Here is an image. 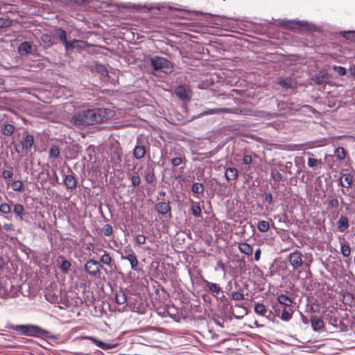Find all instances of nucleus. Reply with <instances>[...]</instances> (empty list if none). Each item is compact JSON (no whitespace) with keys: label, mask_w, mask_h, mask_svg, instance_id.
<instances>
[{"label":"nucleus","mask_w":355,"mask_h":355,"mask_svg":"<svg viewBox=\"0 0 355 355\" xmlns=\"http://www.w3.org/2000/svg\"><path fill=\"white\" fill-rule=\"evenodd\" d=\"M115 112L110 108H96L80 112L74 114L71 122L75 125H90L103 123L112 119Z\"/></svg>","instance_id":"f257e3e1"},{"label":"nucleus","mask_w":355,"mask_h":355,"mask_svg":"<svg viewBox=\"0 0 355 355\" xmlns=\"http://www.w3.org/2000/svg\"><path fill=\"white\" fill-rule=\"evenodd\" d=\"M10 328L22 335L28 336H41L43 335L44 331L40 327L33 324L12 325Z\"/></svg>","instance_id":"f03ea898"},{"label":"nucleus","mask_w":355,"mask_h":355,"mask_svg":"<svg viewBox=\"0 0 355 355\" xmlns=\"http://www.w3.org/2000/svg\"><path fill=\"white\" fill-rule=\"evenodd\" d=\"M153 69L156 71L162 70L164 73H169L173 71V64L166 58L155 56L150 60Z\"/></svg>","instance_id":"7ed1b4c3"},{"label":"nucleus","mask_w":355,"mask_h":355,"mask_svg":"<svg viewBox=\"0 0 355 355\" xmlns=\"http://www.w3.org/2000/svg\"><path fill=\"white\" fill-rule=\"evenodd\" d=\"M103 266L101 263L94 259H89L85 264V270L93 277L96 276L101 271Z\"/></svg>","instance_id":"20e7f679"},{"label":"nucleus","mask_w":355,"mask_h":355,"mask_svg":"<svg viewBox=\"0 0 355 355\" xmlns=\"http://www.w3.org/2000/svg\"><path fill=\"white\" fill-rule=\"evenodd\" d=\"M288 261L293 268L296 269L302 266V254L298 250L291 253L288 255Z\"/></svg>","instance_id":"39448f33"},{"label":"nucleus","mask_w":355,"mask_h":355,"mask_svg":"<svg viewBox=\"0 0 355 355\" xmlns=\"http://www.w3.org/2000/svg\"><path fill=\"white\" fill-rule=\"evenodd\" d=\"M175 94L181 100H189L190 98L191 91L185 85H180L175 89Z\"/></svg>","instance_id":"423d86ee"},{"label":"nucleus","mask_w":355,"mask_h":355,"mask_svg":"<svg viewBox=\"0 0 355 355\" xmlns=\"http://www.w3.org/2000/svg\"><path fill=\"white\" fill-rule=\"evenodd\" d=\"M89 339L96 346L104 350L114 349L119 345L117 343H104L95 337H89Z\"/></svg>","instance_id":"0eeeda50"},{"label":"nucleus","mask_w":355,"mask_h":355,"mask_svg":"<svg viewBox=\"0 0 355 355\" xmlns=\"http://www.w3.org/2000/svg\"><path fill=\"white\" fill-rule=\"evenodd\" d=\"M64 184L68 189L73 190L77 186V179L72 171L69 175H65L64 178Z\"/></svg>","instance_id":"6e6552de"},{"label":"nucleus","mask_w":355,"mask_h":355,"mask_svg":"<svg viewBox=\"0 0 355 355\" xmlns=\"http://www.w3.org/2000/svg\"><path fill=\"white\" fill-rule=\"evenodd\" d=\"M130 254H127L125 256L122 254L121 259L128 260V261L130 263L131 268L133 270L137 271L139 270V261L134 252H130Z\"/></svg>","instance_id":"1a4fd4ad"},{"label":"nucleus","mask_w":355,"mask_h":355,"mask_svg":"<svg viewBox=\"0 0 355 355\" xmlns=\"http://www.w3.org/2000/svg\"><path fill=\"white\" fill-rule=\"evenodd\" d=\"M155 209L160 214H166L171 212V207L168 202H159L155 205Z\"/></svg>","instance_id":"9d476101"},{"label":"nucleus","mask_w":355,"mask_h":355,"mask_svg":"<svg viewBox=\"0 0 355 355\" xmlns=\"http://www.w3.org/2000/svg\"><path fill=\"white\" fill-rule=\"evenodd\" d=\"M354 181V178L350 173H344L340 178V184L346 188H349Z\"/></svg>","instance_id":"9b49d317"},{"label":"nucleus","mask_w":355,"mask_h":355,"mask_svg":"<svg viewBox=\"0 0 355 355\" xmlns=\"http://www.w3.org/2000/svg\"><path fill=\"white\" fill-rule=\"evenodd\" d=\"M306 154L309 155L307 160V165L309 167L315 169L321 166L322 164V159L314 158L313 157V154L309 152H307Z\"/></svg>","instance_id":"f8f14e48"},{"label":"nucleus","mask_w":355,"mask_h":355,"mask_svg":"<svg viewBox=\"0 0 355 355\" xmlns=\"http://www.w3.org/2000/svg\"><path fill=\"white\" fill-rule=\"evenodd\" d=\"M311 323L313 329L315 331H320L324 327L323 320L320 318L316 316H313L311 318Z\"/></svg>","instance_id":"ddd939ff"},{"label":"nucleus","mask_w":355,"mask_h":355,"mask_svg":"<svg viewBox=\"0 0 355 355\" xmlns=\"http://www.w3.org/2000/svg\"><path fill=\"white\" fill-rule=\"evenodd\" d=\"M349 227V220L347 217L341 216L337 223V228L340 232H345Z\"/></svg>","instance_id":"4468645a"},{"label":"nucleus","mask_w":355,"mask_h":355,"mask_svg":"<svg viewBox=\"0 0 355 355\" xmlns=\"http://www.w3.org/2000/svg\"><path fill=\"white\" fill-rule=\"evenodd\" d=\"M144 178L148 184L153 183L156 180L154 168L148 166L144 171Z\"/></svg>","instance_id":"2eb2a0df"},{"label":"nucleus","mask_w":355,"mask_h":355,"mask_svg":"<svg viewBox=\"0 0 355 355\" xmlns=\"http://www.w3.org/2000/svg\"><path fill=\"white\" fill-rule=\"evenodd\" d=\"M232 109L231 108H214L209 109L206 111H204L202 114V115H209V114H222V113H232Z\"/></svg>","instance_id":"dca6fc26"},{"label":"nucleus","mask_w":355,"mask_h":355,"mask_svg":"<svg viewBox=\"0 0 355 355\" xmlns=\"http://www.w3.org/2000/svg\"><path fill=\"white\" fill-rule=\"evenodd\" d=\"M239 250L241 253H243L248 256H251L253 253L252 247L245 242H241L239 243Z\"/></svg>","instance_id":"f3484780"},{"label":"nucleus","mask_w":355,"mask_h":355,"mask_svg":"<svg viewBox=\"0 0 355 355\" xmlns=\"http://www.w3.org/2000/svg\"><path fill=\"white\" fill-rule=\"evenodd\" d=\"M146 148L143 145H137L133 150V155L137 159H141L145 156Z\"/></svg>","instance_id":"a211bd4d"},{"label":"nucleus","mask_w":355,"mask_h":355,"mask_svg":"<svg viewBox=\"0 0 355 355\" xmlns=\"http://www.w3.org/2000/svg\"><path fill=\"white\" fill-rule=\"evenodd\" d=\"M312 80L318 85L324 84L327 80V76L325 73L322 71L317 73L313 78Z\"/></svg>","instance_id":"6ab92c4d"},{"label":"nucleus","mask_w":355,"mask_h":355,"mask_svg":"<svg viewBox=\"0 0 355 355\" xmlns=\"http://www.w3.org/2000/svg\"><path fill=\"white\" fill-rule=\"evenodd\" d=\"M238 177V171L236 168L230 167L225 171V178L228 180H233Z\"/></svg>","instance_id":"aec40b11"},{"label":"nucleus","mask_w":355,"mask_h":355,"mask_svg":"<svg viewBox=\"0 0 355 355\" xmlns=\"http://www.w3.org/2000/svg\"><path fill=\"white\" fill-rule=\"evenodd\" d=\"M115 300L118 304H124L127 301V297L124 291L120 290L116 292Z\"/></svg>","instance_id":"412c9836"},{"label":"nucleus","mask_w":355,"mask_h":355,"mask_svg":"<svg viewBox=\"0 0 355 355\" xmlns=\"http://www.w3.org/2000/svg\"><path fill=\"white\" fill-rule=\"evenodd\" d=\"M254 311L257 315L261 316H265L267 313L266 306L263 304L259 302L255 303Z\"/></svg>","instance_id":"4be33fe9"},{"label":"nucleus","mask_w":355,"mask_h":355,"mask_svg":"<svg viewBox=\"0 0 355 355\" xmlns=\"http://www.w3.org/2000/svg\"><path fill=\"white\" fill-rule=\"evenodd\" d=\"M32 49L31 44L28 42H22L18 48V51L20 54L24 55L31 52Z\"/></svg>","instance_id":"5701e85b"},{"label":"nucleus","mask_w":355,"mask_h":355,"mask_svg":"<svg viewBox=\"0 0 355 355\" xmlns=\"http://www.w3.org/2000/svg\"><path fill=\"white\" fill-rule=\"evenodd\" d=\"M277 301L279 304L284 305L285 306H291L292 304L291 299L284 294H282L278 296Z\"/></svg>","instance_id":"b1692460"},{"label":"nucleus","mask_w":355,"mask_h":355,"mask_svg":"<svg viewBox=\"0 0 355 355\" xmlns=\"http://www.w3.org/2000/svg\"><path fill=\"white\" fill-rule=\"evenodd\" d=\"M15 131V126L12 124H5L1 130V133L6 136H10Z\"/></svg>","instance_id":"393cba45"},{"label":"nucleus","mask_w":355,"mask_h":355,"mask_svg":"<svg viewBox=\"0 0 355 355\" xmlns=\"http://www.w3.org/2000/svg\"><path fill=\"white\" fill-rule=\"evenodd\" d=\"M205 282L206 283V285L210 292L214 293H218L220 292V287L218 284L212 283V282H208L207 280H205Z\"/></svg>","instance_id":"a878e982"},{"label":"nucleus","mask_w":355,"mask_h":355,"mask_svg":"<svg viewBox=\"0 0 355 355\" xmlns=\"http://www.w3.org/2000/svg\"><path fill=\"white\" fill-rule=\"evenodd\" d=\"M112 259L110 254L106 251H103V254L101 257L100 263L111 266Z\"/></svg>","instance_id":"bb28decb"},{"label":"nucleus","mask_w":355,"mask_h":355,"mask_svg":"<svg viewBox=\"0 0 355 355\" xmlns=\"http://www.w3.org/2000/svg\"><path fill=\"white\" fill-rule=\"evenodd\" d=\"M128 176L130 177L132 186L138 187L140 184L141 179L138 172L135 171L132 175L128 174Z\"/></svg>","instance_id":"cd10ccee"},{"label":"nucleus","mask_w":355,"mask_h":355,"mask_svg":"<svg viewBox=\"0 0 355 355\" xmlns=\"http://www.w3.org/2000/svg\"><path fill=\"white\" fill-rule=\"evenodd\" d=\"M79 43H84V42H83V41L77 40H73V41H70V42L66 41L64 43L66 51H69L71 49L76 48V44H78Z\"/></svg>","instance_id":"c85d7f7f"},{"label":"nucleus","mask_w":355,"mask_h":355,"mask_svg":"<svg viewBox=\"0 0 355 355\" xmlns=\"http://www.w3.org/2000/svg\"><path fill=\"white\" fill-rule=\"evenodd\" d=\"M334 156L339 160H343L346 156V151L343 147H338L334 150Z\"/></svg>","instance_id":"c756f323"},{"label":"nucleus","mask_w":355,"mask_h":355,"mask_svg":"<svg viewBox=\"0 0 355 355\" xmlns=\"http://www.w3.org/2000/svg\"><path fill=\"white\" fill-rule=\"evenodd\" d=\"M33 144H34L33 137L30 134H27L24 139V148L31 149L32 148V146H33Z\"/></svg>","instance_id":"7c9ffc66"},{"label":"nucleus","mask_w":355,"mask_h":355,"mask_svg":"<svg viewBox=\"0 0 355 355\" xmlns=\"http://www.w3.org/2000/svg\"><path fill=\"white\" fill-rule=\"evenodd\" d=\"M257 228L261 232H266L270 228V224L268 221L260 220L258 222Z\"/></svg>","instance_id":"2f4dec72"},{"label":"nucleus","mask_w":355,"mask_h":355,"mask_svg":"<svg viewBox=\"0 0 355 355\" xmlns=\"http://www.w3.org/2000/svg\"><path fill=\"white\" fill-rule=\"evenodd\" d=\"M13 211L16 214L17 216L19 217L20 220L23 219L24 209L21 205H20V204L15 205Z\"/></svg>","instance_id":"473e14b6"},{"label":"nucleus","mask_w":355,"mask_h":355,"mask_svg":"<svg viewBox=\"0 0 355 355\" xmlns=\"http://www.w3.org/2000/svg\"><path fill=\"white\" fill-rule=\"evenodd\" d=\"M55 36L58 39L60 40V42H62L63 44L67 41V34H66V32L61 29V28H58L55 30Z\"/></svg>","instance_id":"72a5a7b5"},{"label":"nucleus","mask_w":355,"mask_h":355,"mask_svg":"<svg viewBox=\"0 0 355 355\" xmlns=\"http://www.w3.org/2000/svg\"><path fill=\"white\" fill-rule=\"evenodd\" d=\"M279 84L286 88H293L295 87V83L291 78H288L280 80Z\"/></svg>","instance_id":"f704fd0d"},{"label":"nucleus","mask_w":355,"mask_h":355,"mask_svg":"<svg viewBox=\"0 0 355 355\" xmlns=\"http://www.w3.org/2000/svg\"><path fill=\"white\" fill-rule=\"evenodd\" d=\"M191 191L194 193L202 194L204 191L203 184L198 182L193 183L191 187Z\"/></svg>","instance_id":"c9c22d12"},{"label":"nucleus","mask_w":355,"mask_h":355,"mask_svg":"<svg viewBox=\"0 0 355 355\" xmlns=\"http://www.w3.org/2000/svg\"><path fill=\"white\" fill-rule=\"evenodd\" d=\"M340 251L343 257H348L351 254V249L347 243H341Z\"/></svg>","instance_id":"e433bc0d"},{"label":"nucleus","mask_w":355,"mask_h":355,"mask_svg":"<svg viewBox=\"0 0 355 355\" xmlns=\"http://www.w3.org/2000/svg\"><path fill=\"white\" fill-rule=\"evenodd\" d=\"M291 310H288L286 308H284L282 311V313L280 315V318L284 321H288L292 318L293 312L290 311Z\"/></svg>","instance_id":"4c0bfd02"},{"label":"nucleus","mask_w":355,"mask_h":355,"mask_svg":"<svg viewBox=\"0 0 355 355\" xmlns=\"http://www.w3.org/2000/svg\"><path fill=\"white\" fill-rule=\"evenodd\" d=\"M191 211L194 216L199 217L201 216V208L199 203H193L191 207Z\"/></svg>","instance_id":"58836bf2"},{"label":"nucleus","mask_w":355,"mask_h":355,"mask_svg":"<svg viewBox=\"0 0 355 355\" xmlns=\"http://www.w3.org/2000/svg\"><path fill=\"white\" fill-rule=\"evenodd\" d=\"M271 177L275 182H279L282 180L283 175L277 169L273 168L271 170Z\"/></svg>","instance_id":"ea45409f"},{"label":"nucleus","mask_w":355,"mask_h":355,"mask_svg":"<svg viewBox=\"0 0 355 355\" xmlns=\"http://www.w3.org/2000/svg\"><path fill=\"white\" fill-rule=\"evenodd\" d=\"M96 70L98 73H101L103 76H108V71L105 68L104 65L102 64H97L96 66Z\"/></svg>","instance_id":"a19ab883"},{"label":"nucleus","mask_w":355,"mask_h":355,"mask_svg":"<svg viewBox=\"0 0 355 355\" xmlns=\"http://www.w3.org/2000/svg\"><path fill=\"white\" fill-rule=\"evenodd\" d=\"M12 188L15 191H21L23 189V182L21 180H15L12 184Z\"/></svg>","instance_id":"79ce46f5"},{"label":"nucleus","mask_w":355,"mask_h":355,"mask_svg":"<svg viewBox=\"0 0 355 355\" xmlns=\"http://www.w3.org/2000/svg\"><path fill=\"white\" fill-rule=\"evenodd\" d=\"M71 267V263L67 260H63L60 266V270L64 272H68L69 268Z\"/></svg>","instance_id":"37998d69"},{"label":"nucleus","mask_w":355,"mask_h":355,"mask_svg":"<svg viewBox=\"0 0 355 355\" xmlns=\"http://www.w3.org/2000/svg\"><path fill=\"white\" fill-rule=\"evenodd\" d=\"M232 299L234 301H241L244 300V295L241 291H236L232 293Z\"/></svg>","instance_id":"c03bdc74"},{"label":"nucleus","mask_w":355,"mask_h":355,"mask_svg":"<svg viewBox=\"0 0 355 355\" xmlns=\"http://www.w3.org/2000/svg\"><path fill=\"white\" fill-rule=\"evenodd\" d=\"M60 155V150L59 148L54 146L51 148L49 150V156L51 157L58 158Z\"/></svg>","instance_id":"a18cd8bd"},{"label":"nucleus","mask_w":355,"mask_h":355,"mask_svg":"<svg viewBox=\"0 0 355 355\" xmlns=\"http://www.w3.org/2000/svg\"><path fill=\"white\" fill-rule=\"evenodd\" d=\"M343 35L347 40H350L355 42V31H345Z\"/></svg>","instance_id":"49530a36"},{"label":"nucleus","mask_w":355,"mask_h":355,"mask_svg":"<svg viewBox=\"0 0 355 355\" xmlns=\"http://www.w3.org/2000/svg\"><path fill=\"white\" fill-rule=\"evenodd\" d=\"M10 206L7 203H1L0 205V212L6 214L10 212Z\"/></svg>","instance_id":"de8ad7c7"},{"label":"nucleus","mask_w":355,"mask_h":355,"mask_svg":"<svg viewBox=\"0 0 355 355\" xmlns=\"http://www.w3.org/2000/svg\"><path fill=\"white\" fill-rule=\"evenodd\" d=\"M103 232L105 236H111L113 233L112 227L110 224H105L103 227Z\"/></svg>","instance_id":"09e8293b"},{"label":"nucleus","mask_w":355,"mask_h":355,"mask_svg":"<svg viewBox=\"0 0 355 355\" xmlns=\"http://www.w3.org/2000/svg\"><path fill=\"white\" fill-rule=\"evenodd\" d=\"M339 205V202L337 198H332L328 202V208H337Z\"/></svg>","instance_id":"8fccbe9b"},{"label":"nucleus","mask_w":355,"mask_h":355,"mask_svg":"<svg viewBox=\"0 0 355 355\" xmlns=\"http://www.w3.org/2000/svg\"><path fill=\"white\" fill-rule=\"evenodd\" d=\"M333 69L340 76H344L346 73V69L343 67H341V66H334Z\"/></svg>","instance_id":"3c124183"},{"label":"nucleus","mask_w":355,"mask_h":355,"mask_svg":"<svg viewBox=\"0 0 355 355\" xmlns=\"http://www.w3.org/2000/svg\"><path fill=\"white\" fill-rule=\"evenodd\" d=\"M10 24V19L0 17V28L8 27Z\"/></svg>","instance_id":"603ef678"},{"label":"nucleus","mask_w":355,"mask_h":355,"mask_svg":"<svg viewBox=\"0 0 355 355\" xmlns=\"http://www.w3.org/2000/svg\"><path fill=\"white\" fill-rule=\"evenodd\" d=\"M146 236L143 234H139L136 236L135 240L138 244H144L146 242Z\"/></svg>","instance_id":"864d4df0"},{"label":"nucleus","mask_w":355,"mask_h":355,"mask_svg":"<svg viewBox=\"0 0 355 355\" xmlns=\"http://www.w3.org/2000/svg\"><path fill=\"white\" fill-rule=\"evenodd\" d=\"M13 175L12 170H4L3 172V178L4 179H10Z\"/></svg>","instance_id":"5fc2aeb1"},{"label":"nucleus","mask_w":355,"mask_h":355,"mask_svg":"<svg viewBox=\"0 0 355 355\" xmlns=\"http://www.w3.org/2000/svg\"><path fill=\"white\" fill-rule=\"evenodd\" d=\"M171 163L174 166H178L180 165L182 163V157H175L172 159Z\"/></svg>","instance_id":"6e6d98bb"},{"label":"nucleus","mask_w":355,"mask_h":355,"mask_svg":"<svg viewBox=\"0 0 355 355\" xmlns=\"http://www.w3.org/2000/svg\"><path fill=\"white\" fill-rule=\"evenodd\" d=\"M252 159L250 155H245L243 158V164L246 165H249L252 163Z\"/></svg>","instance_id":"4d7b16f0"},{"label":"nucleus","mask_w":355,"mask_h":355,"mask_svg":"<svg viewBox=\"0 0 355 355\" xmlns=\"http://www.w3.org/2000/svg\"><path fill=\"white\" fill-rule=\"evenodd\" d=\"M24 149V146L21 142L15 145V151L19 154L22 153Z\"/></svg>","instance_id":"13d9d810"},{"label":"nucleus","mask_w":355,"mask_h":355,"mask_svg":"<svg viewBox=\"0 0 355 355\" xmlns=\"http://www.w3.org/2000/svg\"><path fill=\"white\" fill-rule=\"evenodd\" d=\"M264 200L266 202H268L269 204H272V194L270 193H265Z\"/></svg>","instance_id":"bf43d9fd"},{"label":"nucleus","mask_w":355,"mask_h":355,"mask_svg":"<svg viewBox=\"0 0 355 355\" xmlns=\"http://www.w3.org/2000/svg\"><path fill=\"white\" fill-rule=\"evenodd\" d=\"M7 295V289L3 286L0 282V296L3 297Z\"/></svg>","instance_id":"052dcab7"},{"label":"nucleus","mask_w":355,"mask_h":355,"mask_svg":"<svg viewBox=\"0 0 355 355\" xmlns=\"http://www.w3.org/2000/svg\"><path fill=\"white\" fill-rule=\"evenodd\" d=\"M261 253V251L260 248H258L256 250L255 253H254L255 261H258L260 260Z\"/></svg>","instance_id":"680f3d73"},{"label":"nucleus","mask_w":355,"mask_h":355,"mask_svg":"<svg viewBox=\"0 0 355 355\" xmlns=\"http://www.w3.org/2000/svg\"><path fill=\"white\" fill-rule=\"evenodd\" d=\"M3 228L6 231H10L12 230V225L11 223H5Z\"/></svg>","instance_id":"e2e57ef3"},{"label":"nucleus","mask_w":355,"mask_h":355,"mask_svg":"<svg viewBox=\"0 0 355 355\" xmlns=\"http://www.w3.org/2000/svg\"><path fill=\"white\" fill-rule=\"evenodd\" d=\"M217 266L225 272V266L221 261L217 262Z\"/></svg>","instance_id":"0e129e2a"},{"label":"nucleus","mask_w":355,"mask_h":355,"mask_svg":"<svg viewBox=\"0 0 355 355\" xmlns=\"http://www.w3.org/2000/svg\"><path fill=\"white\" fill-rule=\"evenodd\" d=\"M92 251H93L94 253L98 254V252H102L103 253V251H105L102 248H94L92 247Z\"/></svg>","instance_id":"69168bd1"},{"label":"nucleus","mask_w":355,"mask_h":355,"mask_svg":"<svg viewBox=\"0 0 355 355\" xmlns=\"http://www.w3.org/2000/svg\"><path fill=\"white\" fill-rule=\"evenodd\" d=\"M43 41H51V37L48 35H44L42 37Z\"/></svg>","instance_id":"338daca9"},{"label":"nucleus","mask_w":355,"mask_h":355,"mask_svg":"<svg viewBox=\"0 0 355 355\" xmlns=\"http://www.w3.org/2000/svg\"><path fill=\"white\" fill-rule=\"evenodd\" d=\"M124 252L125 253V255H127V254H130V252H134V251L132 249L130 248V249H125L124 250Z\"/></svg>","instance_id":"774afa93"}]
</instances>
